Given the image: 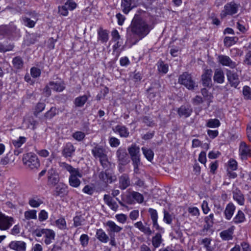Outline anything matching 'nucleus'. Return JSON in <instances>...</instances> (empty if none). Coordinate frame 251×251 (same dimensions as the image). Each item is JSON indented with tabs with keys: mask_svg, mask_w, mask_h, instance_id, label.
Segmentation results:
<instances>
[{
	"mask_svg": "<svg viewBox=\"0 0 251 251\" xmlns=\"http://www.w3.org/2000/svg\"><path fill=\"white\" fill-rule=\"evenodd\" d=\"M22 19L23 24L26 26H27L30 28H32L35 25L36 21L31 20L30 18L25 16H23Z\"/></svg>",
	"mask_w": 251,
	"mask_h": 251,
	"instance_id": "nucleus-48",
	"label": "nucleus"
},
{
	"mask_svg": "<svg viewBox=\"0 0 251 251\" xmlns=\"http://www.w3.org/2000/svg\"><path fill=\"white\" fill-rule=\"evenodd\" d=\"M212 72V70L207 67L203 69L201 76V80L203 86L210 88L212 86L211 80Z\"/></svg>",
	"mask_w": 251,
	"mask_h": 251,
	"instance_id": "nucleus-9",
	"label": "nucleus"
},
{
	"mask_svg": "<svg viewBox=\"0 0 251 251\" xmlns=\"http://www.w3.org/2000/svg\"><path fill=\"white\" fill-rule=\"evenodd\" d=\"M48 176V182L53 186L55 185L59 181V176L58 175L55 173L53 170H50Z\"/></svg>",
	"mask_w": 251,
	"mask_h": 251,
	"instance_id": "nucleus-32",
	"label": "nucleus"
},
{
	"mask_svg": "<svg viewBox=\"0 0 251 251\" xmlns=\"http://www.w3.org/2000/svg\"><path fill=\"white\" fill-rule=\"evenodd\" d=\"M218 61L223 66H228L230 68H235L237 64L235 62L233 61L230 58L226 55H220L218 57Z\"/></svg>",
	"mask_w": 251,
	"mask_h": 251,
	"instance_id": "nucleus-13",
	"label": "nucleus"
},
{
	"mask_svg": "<svg viewBox=\"0 0 251 251\" xmlns=\"http://www.w3.org/2000/svg\"><path fill=\"white\" fill-rule=\"evenodd\" d=\"M109 39V32L108 30L100 27L98 30V40L102 43H106Z\"/></svg>",
	"mask_w": 251,
	"mask_h": 251,
	"instance_id": "nucleus-26",
	"label": "nucleus"
},
{
	"mask_svg": "<svg viewBox=\"0 0 251 251\" xmlns=\"http://www.w3.org/2000/svg\"><path fill=\"white\" fill-rule=\"evenodd\" d=\"M55 226L61 230L67 229L66 222L64 218H60L55 221Z\"/></svg>",
	"mask_w": 251,
	"mask_h": 251,
	"instance_id": "nucleus-42",
	"label": "nucleus"
},
{
	"mask_svg": "<svg viewBox=\"0 0 251 251\" xmlns=\"http://www.w3.org/2000/svg\"><path fill=\"white\" fill-rule=\"evenodd\" d=\"M68 186L62 183H59L55 187L53 192L54 197H64L68 194Z\"/></svg>",
	"mask_w": 251,
	"mask_h": 251,
	"instance_id": "nucleus-16",
	"label": "nucleus"
},
{
	"mask_svg": "<svg viewBox=\"0 0 251 251\" xmlns=\"http://www.w3.org/2000/svg\"><path fill=\"white\" fill-rule=\"evenodd\" d=\"M245 220V214L241 210H239L235 217L233 218V222L235 224L243 223Z\"/></svg>",
	"mask_w": 251,
	"mask_h": 251,
	"instance_id": "nucleus-45",
	"label": "nucleus"
},
{
	"mask_svg": "<svg viewBox=\"0 0 251 251\" xmlns=\"http://www.w3.org/2000/svg\"><path fill=\"white\" fill-rule=\"evenodd\" d=\"M75 148L72 143H66L62 151V155L65 158L70 157L73 156L75 152Z\"/></svg>",
	"mask_w": 251,
	"mask_h": 251,
	"instance_id": "nucleus-17",
	"label": "nucleus"
},
{
	"mask_svg": "<svg viewBox=\"0 0 251 251\" xmlns=\"http://www.w3.org/2000/svg\"><path fill=\"white\" fill-rule=\"evenodd\" d=\"M132 194L133 198V202H134L135 200L138 203L143 202L144 201V197L141 194L135 191H132Z\"/></svg>",
	"mask_w": 251,
	"mask_h": 251,
	"instance_id": "nucleus-56",
	"label": "nucleus"
},
{
	"mask_svg": "<svg viewBox=\"0 0 251 251\" xmlns=\"http://www.w3.org/2000/svg\"><path fill=\"white\" fill-rule=\"evenodd\" d=\"M113 130L115 132H118L121 137L126 138L129 135L127 128L124 126L117 125L113 128Z\"/></svg>",
	"mask_w": 251,
	"mask_h": 251,
	"instance_id": "nucleus-28",
	"label": "nucleus"
},
{
	"mask_svg": "<svg viewBox=\"0 0 251 251\" xmlns=\"http://www.w3.org/2000/svg\"><path fill=\"white\" fill-rule=\"evenodd\" d=\"M192 112V109L189 105H182L177 110V113L180 117L187 118Z\"/></svg>",
	"mask_w": 251,
	"mask_h": 251,
	"instance_id": "nucleus-24",
	"label": "nucleus"
},
{
	"mask_svg": "<svg viewBox=\"0 0 251 251\" xmlns=\"http://www.w3.org/2000/svg\"><path fill=\"white\" fill-rule=\"evenodd\" d=\"M18 33L16 26L12 23L0 26V35L11 37L16 36Z\"/></svg>",
	"mask_w": 251,
	"mask_h": 251,
	"instance_id": "nucleus-7",
	"label": "nucleus"
},
{
	"mask_svg": "<svg viewBox=\"0 0 251 251\" xmlns=\"http://www.w3.org/2000/svg\"><path fill=\"white\" fill-rule=\"evenodd\" d=\"M45 243L46 245L50 244L52 240L54 239L55 233L54 232L50 229H46L45 232H44Z\"/></svg>",
	"mask_w": 251,
	"mask_h": 251,
	"instance_id": "nucleus-34",
	"label": "nucleus"
},
{
	"mask_svg": "<svg viewBox=\"0 0 251 251\" xmlns=\"http://www.w3.org/2000/svg\"><path fill=\"white\" fill-rule=\"evenodd\" d=\"M149 213H150L151 218L152 222L157 221L158 220V213L157 211L152 208H149Z\"/></svg>",
	"mask_w": 251,
	"mask_h": 251,
	"instance_id": "nucleus-62",
	"label": "nucleus"
},
{
	"mask_svg": "<svg viewBox=\"0 0 251 251\" xmlns=\"http://www.w3.org/2000/svg\"><path fill=\"white\" fill-rule=\"evenodd\" d=\"M59 166L70 173V175L69 177L70 185L75 188L78 187L81 184L79 178L82 177V174L79 169L75 168L66 162H59Z\"/></svg>",
	"mask_w": 251,
	"mask_h": 251,
	"instance_id": "nucleus-2",
	"label": "nucleus"
},
{
	"mask_svg": "<svg viewBox=\"0 0 251 251\" xmlns=\"http://www.w3.org/2000/svg\"><path fill=\"white\" fill-rule=\"evenodd\" d=\"M36 210H29L24 213V216L25 220L36 219L37 218Z\"/></svg>",
	"mask_w": 251,
	"mask_h": 251,
	"instance_id": "nucleus-46",
	"label": "nucleus"
},
{
	"mask_svg": "<svg viewBox=\"0 0 251 251\" xmlns=\"http://www.w3.org/2000/svg\"><path fill=\"white\" fill-rule=\"evenodd\" d=\"M235 206L232 202L228 203L224 211L225 216L227 220H230L235 210Z\"/></svg>",
	"mask_w": 251,
	"mask_h": 251,
	"instance_id": "nucleus-25",
	"label": "nucleus"
},
{
	"mask_svg": "<svg viewBox=\"0 0 251 251\" xmlns=\"http://www.w3.org/2000/svg\"><path fill=\"white\" fill-rule=\"evenodd\" d=\"M72 137L77 141H81L84 139L85 134L81 131H76L73 134Z\"/></svg>",
	"mask_w": 251,
	"mask_h": 251,
	"instance_id": "nucleus-55",
	"label": "nucleus"
},
{
	"mask_svg": "<svg viewBox=\"0 0 251 251\" xmlns=\"http://www.w3.org/2000/svg\"><path fill=\"white\" fill-rule=\"evenodd\" d=\"M201 93L205 100L208 101L209 105L210 103L212 102V99L213 98L212 94L209 93L208 90L205 88H202L201 90Z\"/></svg>",
	"mask_w": 251,
	"mask_h": 251,
	"instance_id": "nucleus-52",
	"label": "nucleus"
},
{
	"mask_svg": "<svg viewBox=\"0 0 251 251\" xmlns=\"http://www.w3.org/2000/svg\"><path fill=\"white\" fill-rule=\"evenodd\" d=\"M80 244L82 247H85L88 244L89 237L87 234H82L79 239Z\"/></svg>",
	"mask_w": 251,
	"mask_h": 251,
	"instance_id": "nucleus-59",
	"label": "nucleus"
},
{
	"mask_svg": "<svg viewBox=\"0 0 251 251\" xmlns=\"http://www.w3.org/2000/svg\"><path fill=\"white\" fill-rule=\"evenodd\" d=\"M96 236L97 238L101 242L107 243L109 240L108 236L102 229H97Z\"/></svg>",
	"mask_w": 251,
	"mask_h": 251,
	"instance_id": "nucleus-35",
	"label": "nucleus"
},
{
	"mask_svg": "<svg viewBox=\"0 0 251 251\" xmlns=\"http://www.w3.org/2000/svg\"><path fill=\"white\" fill-rule=\"evenodd\" d=\"M158 71L161 73L166 74L168 71V65L164 62L160 60L158 62L157 64Z\"/></svg>",
	"mask_w": 251,
	"mask_h": 251,
	"instance_id": "nucleus-44",
	"label": "nucleus"
},
{
	"mask_svg": "<svg viewBox=\"0 0 251 251\" xmlns=\"http://www.w3.org/2000/svg\"><path fill=\"white\" fill-rule=\"evenodd\" d=\"M243 93L245 99L251 100V89L250 87L248 86H244Z\"/></svg>",
	"mask_w": 251,
	"mask_h": 251,
	"instance_id": "nucleus-57",
	"label": "nucleus"
},
{
	"mask_svg": "<svg viewBox=\"0 0 251 251\" xmlns=\"http://www.w3.org/2000/svg\"><path fill=\"white\" fill-rule=\"evenodd\" d=\"M136 6V1L135 0H121V6L123 12L126 14H127Z\"/></svg>",
	"mask_w": 251,
	"mask_h": 251,
	"instance_id": "nucleus-12",
	"label": "nucleus"
},
{
	"mask_svg": "<svg viewBox=\"0 0 251 251\" xmlns=\"http://www.w3.org/2000/svg\"><path fill=\"white\" fill-rule=\"evenodd\" d=\"M45 106H46V104L45 103L38 102L36 104V105L35 107V109H34V115L35 116H37V115H38L39 113H40V112H41L42 111H43L44 110Z\"/></svg>",
	"mask_w": 251,
	"mask_h": 251,
	"instance_id": "nucleus-53",
	"label": "nucleus"
},
{
	"mask_svg": "<svg viewBox=\"0 0 251 251\" xmlns=\"http://www.w3.org/2000/svg\"><path fill=\"white\" fill-rule=\"evenodd\" d=\"M105 225L108 228L107 231L110 233H118L122 230V227L117 225L114 222L112 221H107Z\"/></svg>",
	"mask_w": 251,
	"mask_h": 251,
	"instance_id": "nucleus-30",
	"label": "nucleus"
},
{
	"mask_svg": "<svg viewBox=\"0 0 251 251\" xmlns=\"http://www.w3.org/2000/svg\"><path fill=\"white\" fill-rule=\"evenodd\" d=\"M239 5L233 1L227 3L225 5L224 9L221 11L220 17L225 19L228 16H232L237 13Z\"/></svg>",
	"mask_w": 251,
	"mask_h": 251,
	"instance_id": "nucleus-5",
	"label": "nucleus"
},
{
	"mask_svg": "<svg viewBox=\"0 0 251 251\" xmlns=\"http://www.w3.org/2000/svg\"><path fill=\"white\" fill-rule=\"evenodd\" d=\"M220 125V122L217 119H210L207 120L206 123V126L210 128L218 127Z\"/></svg>",
	"mask_w": 251,
	"mask_h": 251,
	"instance_id": "nucleus-41",
	"label": "nucleus"
},
{
	"mask_svg": "<svg viewBox=\"0 0 251 251\" xmlns=\"http://www.w3.org/2000/svg\"><path fill=\"white\" fill-rule=\"evenodd\" d=\"M163 221L167 224L171 225L173 221L172 215L166 210H164Z\"/></svg>",
	"mask_w": 251,
	"mask_h": 251,
	"instance_id": "nucleus-54",
	"label": "nucleus"
},
{
	"mask_svg": "<svg viewBox=\"0 0 251 251\" xmlns=\"http://www.w3.org/2000/svg\"><path fill=\"white\" fill-rule=\"evenodd\" d=\"M211 241V239L208 238H205L201 240V244L204 245L207 251H212V248L210 246Z\"/></svg>",
	"mask_w": 251,
	"mask_h": 251,
	"instance_id": "nucleus-60",
	"label": "nucleus"
},
{
	"mask_svg": "<svg viewBox=\"0 0 251 251\" xmlns=\"http://www.w3.org/2000/svg\"><path fill=\"white\" fill-rule=\"evenodd\" d=\"M143 154L146 157V158L150 161H151L153 158L154 156V153L153 151L150 149L145 147H143L142 148Z\"/></svg>",
	"mask_w": 251,
	"mask_h": 251,
	"instance_id": "nucleus-47",
	"label": "nucleus"
},
{
	"mask_svg": "<svg viewBox=\"0 0 251 251\" xmlns=\"http://www.w3.org/2000/svg\"><path fill=\"white\" fill-rule=\"evenodd\" d=\"M74 226L75 227L83 224L85 219L81 215L75 216L73 219Z\"/></svg>",
	"mask_w": 251,
	"mask_h": 251,
	"instance_id": "nucleus-51",
	"label": "nucleus"
},
{
	"mask_svg": "<svg viewBox=\"0 0 251 251\" xmlns=\"http://www.w3.org/2000/svg\"><path fill=\"white\" fill-rule=\"evenodd\" d=\"M88 97L86 95L79 96L75 99L74 103L76 107H82L87 101Z\"/></svg>",
	"mask_w": 251,
	"mask_h": 251,
	"instance_id": "nucleus-38",
	"label": "nucleus"
},
{
	"mask_svg": "<svg viewBox=\"0 0 251 251\" xmlns=\"http://www.w3.org/2000/svg\"><path fill=\"white\" fill-rule=\"evenodd\" d=\"M226 76L231 86L236 88L240 83L239 75L233 71L227 70Z\"/></svg>",
	"mask_w": 251,
	"mask_h": 251,
	"instance_id": "nucleus-11",
	"label": "nucleus"
},
{
	"mask_svg": "<svg viewBox=\"0 0 251 251\" xmlns=\"http://www.w3.org/2000/svg\"><path fill=\"white\" fill-rule=\"evenodd\" d=\"M48 218V214L45 210H42L38 215V219L39 221L43 222L46 220Z\"/></svg>",
	"mask_w": 251,
	"mask_h": 251,
	"instance_id": "nucleus-64",
	"label": "nucleus"
},
{
	"mask_svg": "<svg viewBox=\"0 0 251 251\" xmlns=\"http://www.w3.org/2000/svg\"><path fill=\"white\" fill-rule=\"evenodd\" d=\"M239 154L242 158L251 156V148L245 142H241L239 146Z\"/></svg>",
	"mask_w": 251,
	"mask_h": 251,
	"instance_id": "nucleus-18",
	"label": "nucleus"
},
{
	"mask_svg": "<svg viewBox=\"0 0 251 251\" xmlns=\"http://www.w3.org/2000/svg\"><path fill=\"white\" fill-rule=\"evenodd\" d=\"M14 47L13 44H9L6 46L0 43V52H5L13 50Z\"/></svg>",
	"mask_w": 251,
	"mask_h": 251,
	"instance_id": "nucleus-58",
	"label": "nucleus"
},
{
	"mask_svg": "<svg viewBox=\"0 0 251 251\" xmlns=\"http://www.w3.org/2000/svg\"><path fill=\"white\" fill-rule=\"evenodd\" d=\"M30 74L32 77L36 78L41 75V70L36 67H32L30 70Z\"/></svg>",
	"mask_w": 251,
	"mask_h": 251,
	"instance_id": "nucleus-63",
	"label": "nucleus"
},
{
	"mask_svg": "<svg viewBox=\"0 0 251 251\" xmlns=\"http://www.w3.org/2000/svg\"><path fill=\"white\" fill-rule=\"evenodd\" d=\"M103 201L106 204L111 210L115 212L118 210L119 206L111 196L107 194L104 195Z\"/></svg>",
	"mask_w": 251,
	"mask_h": 251,
	"instance_id": "nucleus-21",
	"label": "nucleus"
},
{
	"mask_svg": "<svg viewBox=\"0 0 251 251\" xmlns=\"http://www.w3.org/2000/svg\"><path fill=\"white\" fill-rule=\"evenodd\" d=\"M214 81L218 83H223L225 81V76L223 70L217 69L215 70L213 76Z\"/></svg>",
	"mask_w": 251,
	"mask_h": 251,
	"instance_id": "nucleus-31",
	"label": "nucleus"
},
{
	"mask_svg": "<svg viewBox=\"0 0 251 251\" xmlns=\"http://www.w3.org/2000/svg\"><path fill=\"white\" fill-rule=\"evenodd\" d=\"M49 85L51 87L52 90L58 92L63 91L65 88V84L63 81L55 82L50 81Z\"/></svg>",
	"mask_w": 251,
	"mask_h": 251,
	"instance_id": "nucleus-29",
	"label": "nucleus"
},
{
	"mask_svg": "<svg viewBox=\"0 0 251 251\" xmlns=\"http://www.w3.org/2000/svg\"><path fill=\"white\" fill-rule=\"evenodd\" d=\"M43 201L37 197L32 198L29 200L28 203L32 207H39Z\"/></svg>",
	"mask_w": 251,
	"mask_h": 251,
	"instance_id": "nucleus-50",
	"label": "nucleus"
},
{
	"mask_svg": "<svg viewBox=\"0 0 251 251\" xmlns=\"http://www.w3.org/2000/svg\"><path fill=\"white\" fill-rule=\"evenodd\" d=\"M116 200L122 206L124 207L126 206L125 203L129 204L134 203L132 192H128L126 194L123 195L122 201L117 198H116Z\"/></svg>",
	"mask_w": 251,
	"mask_h": 251,
	"instance_id": "nucleus-19",
	"label": "nucleus"
},
{
	"mask_svg": "<svg viewBox=\"0 0 251 251\" xmlns=\"http://www.w3.org/2000/svg\"><path fill=\"white\" fill-rule=\"evenodd\" d=\"M23 160L24 164L30 170L37 169L40 166V162L37 155L32 152L25 154Z\"/></svg>",
	"mask_w": 251,
	"mask_h": 251,
	"instance_id": "nucleus-4",
	"label": "nucleus"
},
{
	"mask_svg": "<svg viewBox=\"0 0 251 251\" xmlns=\"http://www.w3.org/2000/svg\"><path fill=\"white\" fill-rule=\"evenodd\" d=\"M134 226L146 235L150 236L153 233L151 228L149 226H144L142 221H139L134 223Z\"/></svg>",
	"mask_w": 251,
	"mask_h": 251,
	"instance_id": "nucleus-22",
	"label": "nucleus"
},
{
	"mask_svg": "<svg viewBox=\"0 0 251 251\" xmlns=\"http://www.w3.org/2000/svg\"><path fill=\"white\" fill-rule=\"evenodd\" d=\"M233 231L232 228H229L221 232L220 236L223 240H229L232 238Z\"/></svg>",
	"mask_w": 251,
	"mask_h": 251,
	"instance_id": "nucleus-39",
	"label": "nucleus"
},
{
	"mask_svg": "<svg viewBox=\"0 0 251 251\" xmlns=\"http://www.w3.org/2000/svg\"><path fill=\"white\" fill-rule=\"evenodd\" d=\"M9 247L16 251H25L26 244L22 241H14L10 242Z\"/></svg>",
	"mask_w": 251,
	"mask_h": 251,
	"instance_id": "nucleus-20",
	"label": "nucleus"
},
{
	"mask_svg": "<svg viewBox=\"0 0 251 251\" xmlns=\"http://www.w3.org/2000/svg\"><path fill=\"white\" fill-rule=\"evenodd\" d=\"M58 114V111L55 107H51L50 109L48 111L44 116L45 120L51 119L55 115Z\"/></svg>",
	"mask_w": 251,
	"mask_h": 251,
	"instance_id": "nucleus-37",
	"label": "nucleus"
},
{
	"mask_svg": "<svg viewBox=\"0 0 251 251\" xmlns=\"http://www.w3.org/2000/svg\"><path fill=\"white\" fill-rule=\"evenodd\" d=\"M130 185V180L129 176L126 174L122 175L119 178V187L125 190Z\"/></svg>",
	"mask_w": 251,
	"mask_h": 251,
	"instance_id": "nucleus-23",
	"label": "nucleus"
},
{
	"mask_svg": "<svg viewBox=\"0 0 251 251\" xmlns=\"http://www.w3.org/2000/svg\"><path fill=\"white\" fill-rule=\"evenodd\" d=\"M178 82L184 85L189 90H194L196 87H197L192 79L191 75L187 72L183 73L179 76Z\"/></svg>",
	"mask_w": 251,
	"mask_h": 251,
	"instance_id": "nucleus-6",
	"label": "nucleus"
},
{
	"mask_svg": "<svg viewBox=\"0 0 251 251\" xmlns=\"http://www.w3.org/2000/svg\"><path fill=\"white\" fill-rule=\"evenodd\" d=\"M12 64L15 68L20 69L23 68L24 63L22 58L20 56H16L13 59Z\"/></svg>",
	"mask_w": 251,
	"mask_h": 251,
	"instance_id": "nucleus-43",
	"label": "nucleus"
},
{
	"mask_svg": "<svg viewBox=\"0 0 251 251\" xmlns=\"http://www.w3.org/2000/svg\"><path fill=\"white\" fill-rule=\"evenodd\" d=\"M116 220L120 223L125 224L127 219V217L124 214H119L115 216Z\"/></svg>",
	"mask_w": 251,
	"mask_h": 251,
	"instance_id": "nucleus-61",
	"label": "nucleus"
},
{
	"mask_svg": "<svg viewBox=\"0 0 251 251\" xmlns=\"http://www.w3.org/2000/svg\"><path fill=\"white\" fill-rule=\"evenodd\" d=\"M233 197L235 201H236L240 205H243L244 204L245 199L243 194L240 190L236 189L233 192Z\"/></svg>",
	"mask_w": 251,
	"mask_h": 251,
	"instance_id": "nucleus-33",
	"label": "nucleus"
},
{
	"mask_svg": "<svg viewBox=\"0 0 251 251\" xmlns=\"http://www.w3.org/2000/svg\"><path fill=\"white\" fill-rule=\"evenodd\" d=\"M163 242V239L160 233L157 232L152 237L151 243L153 247L155 248H158Z\"/></svg>",
	"mask_w": 251,
	"mask_h": 251,
	"instance_id": "nucleus-36",
	"label": "nucleus"
},
{
	"mask_svg": "<svg viewBox=\"0 0 251 251\" xmlns=\"http://www.w3.org/2000/svg\"><path fill=\"white\" fill-rule=\"evenodd\" d=\"M153 28L152 24L148 23L141 17L136 15L128 29L127 35L130 38L137 37L139 39H142L146 36Z\"/></svg>",
	"mask_w": 251,
	"mask_h": 251,
	"instance_id": "nucleus-1",
	"label": "nucleus"
},
{
	"mask_svg": "<svg viewBox=\"0 0 251 251\" xmlns=\"http://www.w3.org/2000/svg\"><path fill=\"white\" fill-rule=\"evenodd\" d=\"M128 151L130 155L132 161L140 160V148L135 144H132L128 148Z\"/></svg>",
	"mask_w": 251,
	"mask_h": 251,
	"instance_id": "nucleus-14",
	"label": "nucleus"
},
{
	"mask_svg": "<svg viewBox=\"0 0 251 251\" xmlns=\"http://www.w3.org/2000/svg\"><path fill=\"white\" fill-rule=\"evenodd\" d=\"M92 153L95 158L99 159L101 165L104 168L107 167L109 162L105 149L103 146L96 144L92 149Z\"/></svg>",
	"mask_w": 251,
	"mask_h": 251,
	"instance_id": "nucleus-3",
	"label": "nucleus"
},
{
	"mask_svg": "<svg viewBox=\"0 0 251 251\" xmlns=\"http://www.w3.org/2000/svg\"><path fill=\"white\" fill-rule=\"evenodd\" d=\"M116 155L120 164L125 165L129 162L128 155L125 149L120 148L116 151Z\"/></svg>",
	"mask_w": 251,
	"mask_h": 251,
	"instance_id": "nucleus-15",
	"label": "nucleus"
},
{
	"mask_svg": "<svg viewBox=\"0 0 251 251\" xmlns=\"http://www.w3.org/2000/svg\"><path fill=\"white\" fill-rule=\"evenodd\" d=\"M77 6V4L73 0H68L64 5L58 6V12L62 16H66L68 14V10H73Z\"/></svg>",
	"mask_w": 251,
	"mask_h": 251,
	"instance_id": "nucleus-10",
	"label": "nucleus"
},
{
	"mask_svg": "<svg viewBox=\"0 0 251 251\" xmlns=\"http://www.w3.org/2000/svg\"><path fill=\"white\" fill-rule=\"evenodd\" d=\"M26 140L25 137L20 136L17 139L12 140V143L15 148H19L26 142Z\"/></svg>",
	"mask_w": 251,
	"mask_h": 251,
	"instance_id": "nucleus-49",
	"label": "nucleus"
},
{
	"mask_svg": "<svg viewBox=\"0 0 251 251\" xmlns=\"http://www.w3.org/2000/svg\"><path fill=\"white\" fill-rule=\"evenodd\" d=\"M15 221L12 217L6 216L0 212V229L1 230H7L10 228Z\"/></svg>",
	"mask_w": 251,
	"mask_h": 251,
	"instance_id": "nucleus-8",
	"label": "nucleus"
},
{
	"mask_svg": "<svg viewBox=\"0 0 251 251\" xmlns=\"http://www.w3.org/2000/svg\"><path fill=\"white\" fill-rule=\"evenodd\" d=\"M99 177L105 183H111L116 180L115 176H112L111 174L106 172H100L99 175Z\"/></svg>",
	"mask_w": 251,
	"mask_h": 251,
	"instance_id": "nucleus-27",
	"label": "nucleus"
},
{
	"mask_svg": "<svg viewBox=\"0 0 251 251\" xmlns=\"http://www.w3.org/2000/svg\"><path fill=\"white\" fill-rule=\"evenodd\" d=\"M238 40V38L235 36L228 37L226 36L224 38V45L226 47H229L235 44Z\"/></svg>",
	"mask_w": 251,
	"mask_h": 251,
	"instance_id": "nucleus-40",
	"label": "nucleus"
}]
</instances>
